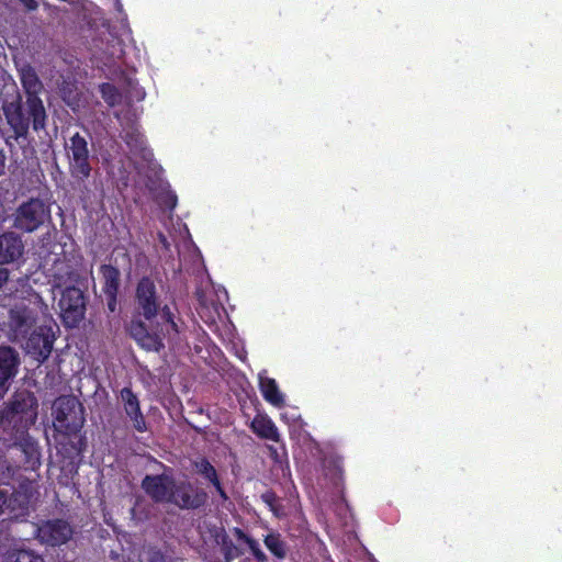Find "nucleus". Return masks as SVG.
Returning a JSON list of instances; mask_svg holds the SVG:
<instances>
[{"instance_id": "obj_9", "label": "nucleus", "mask_w": 562, "mask_h": 562, "mask_svg": "<svg viewBox=\"0 0 562 562\" xmlns=\"http://www.w3.org/2000/svg\"><path fill=\"white\" fill-rule=\"evenodd\" d=\"M52 283L54 289L65 290L67 286H77L80 279L79 263L76 259H58L52 268Z\"/></svg>"}, {"instance_id": "obj_22", "label": "nucleus", "mask_w": 562, "mask_h": 562, "mask_svg": "<svg viewBox=\"0 0 562 562\" xmlns=\"http://www.w3.org/2000/svg\"><path fill=\"white\" fill-rule=\"evenodd\" d=\"M38 94L40 93L27 94V101H26L29 114L33 119L34 130L43 128L45 117H46L45 109H44L42 100L38 98Z\"/></svg>"}, {"instance_id": "obj_24", "label": "nucleus", "mask_w": 562, "mask_h": 562, "mask_svg": "<svg viewBox=\"0 0 562 562\" xmlns=\"http://www.w3.org/2000/svg\"><path fill=\"white\" fill-rule=\"evenodd\" d=\"M101 273L103 279V289L109 297L116 296L120 283V271L112 266H102Z\"/></svg>"}, {"instance_id": "obj_16", "label": "nucleus", "mask_w": 562, "mask_h": 562, "mask_svg": "<svg viewBox=\"0 0 562 562\" xmlns=\"http://www.w3.org/2000/svg\"><path fill=\"white\" fill-rule=\"evenodd\" d=\"M87 143H71L68 148L70 158V167L72 173L77 177H88L90 173V166L88 162Z\"/></svg>"}, {"instance_id": "obj_10", "label": "nucleus", "mask_w": 562, "mask_h": 562, "mask_svg": "<svg viewBox=\"0 0 562 562\" xmlns=\"http://www.w3.org/2000/svg\"><path fill=\"white\" fill-rule=\"evenodd\" d=\"M206 501V494L195 488L191 483L173 480L170 502L180 508H198Z\"/></svg>"}, {"instance_id": "obj_21", "label": "nucleus", "mask_w": 562, "mask_h": 562, "mask_svg": "<svg viewBox=\"0 0 562 562\" xmlns=\"http://www.w3.org/2000/svg\"><path fill=\"white\" fill-rule=\"evenodd\" d=\"M20 80L26 94L41 93L43 85L35 70L30 65H24L19 69Z\"/></svg>"}, {"instance_id": "obj_18", "label": "nucleus", "mask_w": 562, "mask_h": 562, "mask_svg": "<svg viewBox=\"0 0 562 562\" xmlns=\"http://www.w3.org/2000/svg\"><path fill=\"white\" fill-rule=\"evenodd\" d=\"M259 386L263 398L276 407L284 405V396L280 392L274 379H271L265 373H259Z\"/></svg>"}, {"instance_id": "obj_27", "label": "nucleus", "mask_w": 562, "mask_h": 562, "mask_svg": "<svg viewBox=\"0 0 562 562\" xmlns=\"http://www.w3.org/2000/svg\"><path fill=\"white\" fill-rule=\"evenodd\" d=\"M22 452L25 454L26 463L31 469L40 465V451L34 441L25 440L21 443Z\"/></svg>"}, {"instance_id": "obj_25", "label": "nucleus", "mask_w": 562, "mask_h": 562, "mask_svg": "<svg viewBox=\"0 0 562 562\" xmlns=\"http://www.w3.org/2000/svg\"><path fill=\"white\" fill-rule=\"evenodd\" d=\"M3 562H44V560L33 551L14 546L7 550Z\"/></svg>"}, {"instance_id": "obj_5", "label": "nucleus", "mask_w": 562, "mask_h": 562, "mask_svg": "<svg viewBox=\"0 0 562 562\" xmlns=\"http://www.w3.org/2000/svg\"><path fill=\"white\" fill-rule=\"evenodd\" d=\"M22 359L18 349L9 345H0V401L19 374Z\"/></svg>"}, {"instance_id": "obj_33", "label": "nucleus", "mask_w": 562, "mask_h": 562, "mask_svg": "<svg viewBox=\"0 0 562 562\" xmlns=\"http://www.w3.org/2000/svg\"><path fill=\"white\" fill-rule=\"evenodd\" d=\"M9 271L5 268H0V289L8 282Z\"/></svg>"}, {"instance_id": "obj_4", "label": "nucleus", "mask_w": 562, "mask_h": 562, "mask_svg": "<svg viewBox=\"0 0 562 562\" xmlns=\"http://www.w3.org/2000/svg\"><path fill=\"white\" fill-rule=\"evenodd\" d=\"M60 294L58 306L63 321L68 327H76L85 317L86 304L82 291L77 286H67Z\"/></svg>"}, {"instance_id": "obj_13", "label": "nucleus", "mask_w": 562, "mask_h": 562, "mask_svg": "<svg viewBox=\"0 0 562 562\" xmlns=\"http://www.w3.org/2000/svg\"><path fill=\"white\" fill-rule=\"evenodd\" d=\"M120 400L126 416L131 419L135 430L145 432L147 424L140 411L139 400L130 387H124L120 392Z\"/></svg>"}, {"instance_id": "obj_20", "label": "nucleus", "mask_w": 562, "mask_h": 562, "mask_svg": "<svg viewBox=\"0 0 562 562\" xmlns=\"http://www.w3.org/2000/svg\"><path fill=\"white\" fill-rule=\"evenodd\" d=\"M63 100L74 110L78 111L82 104V93L75 81L64 80L60 87Z\"/></svg>"}, {"instance_id": "obj_3", "label": "nucleus", "mask_w": 562, "mask_h": 562, "mask_svg": "<svg viewBox=\"0 0 562 562\" xmlns=\"http://www.w3.org/2000/svg\"><path fill=\"white\" fill-rule=\"evenodd\" d=\"M135 164L139 176L144 177L142 182L145 187L159 203L172 210L177 205V195L169 190V184L162 179V168L153 159L151 153H146L144 160Z\"/></svg>"}, {"instance_id": "obj_1", "label": "nucleus", "mask_w": 562, "mask_h": 562, "mask_svg": "<svg viewBox=\"0 0 562 562\" xmlns=\"http://www.w3.org/2000/svg\"><path fill=\"white\" fill-rule=\"evenodd\" d=\"M136 305L139 314L147 321L151 322L159 316V322L156 325L150 323L149 326L142 322L133 323L131 335L142 348L149 351L160 350L164 347V339L172 340L179 329L169 306H160L155 283L148 278H143L137 284Z\"/></svg>"}, {"instance_id": "obj_29", "label": "nucleus", "mask_w": 562, "mask_h": 562, "mask_svg": "<svg viewBox=\"0 0 562 562\" xmlns=\"http://www.w3.org/2000/svg\"><path fill=\"white\" fill-rule=\"evenodd\" d=\"M100 92H101L102 98L104 99V101L110 106H114L115 104L120 103V101L122 99L121 93L111 83H103V85H101Z\"/></svg>"}, {"instance_id": "obj_8", "label": "nucleus", "mask_w": 562, "mask_h": 562, "mask_svg": "<svg viewBox=\"0 0 562 562\" xmlns=\"http://www.w3.org/2000/svg\"><path fill=\"white\" fill-rule=\"evenodd\" d=\"M48 217V210L40 200H31L20 206L14 225L25 232H33Z\"/></svg>"}, {"instance_id": "obj_2", "label": "nucleus", "mask_w": 562, "mask_h": 562, "mask_svg": "<svg viewBox=\"0 0 562 562\" xmlns=\"http://www.w3.org/2000/svg\"><path fill=\"white\" fill-rule=\"evenodd\" d=\"M37 407L33 392L16 390L1 411V418L14 427L29 428L37 419Z\"/></svg>"}, {"instance_id": "obj_12", "label": "nucleus", "mask_w": 562, "mask_h": 562, "mask_svg": "<svg viewBox=\"0 0 562 562\" xmlns=\"http://www.w3.org/2000/svg\"><path fill=\"white\" fill-rule=\"evenodd\" d=\"M25 348L27 353L43 361L48 358L53 349V336L48 329L40 327L30 335Z\"/></svg>"}, {"instance_id": "obj_32", "label": "nucleus", "mask_w": 562, "mask_h": 562, "mask_svg": "<svg viewBox=\"0 0 562 562\" xmlns=\"http://www.w3.org/2000/svg\"><path fill=\"white\" fill-rule=\"evenodd\" d=\"M263 499L269 504V506L271 507V509L274 512L276 515H279V510L278 508L274 506L273 502H274V495L271 494V493H267L265 494L263 496Z\"/></svg>"}, {"instance_id": "obj_36", "label": "nucleus", "mask_w": 562, "mask_h": 562, "mask_svg": "<svg viewBox=\"0 0 562 562\" xmlns=\"http://www.w3.org/2000/svg\"><path fill=\"white\" fill-rule=\"evenodd\" d=\"M115 304H116V296H114L113 299H112V297H109L108 305H109V308H110L112 312L115 310Z\"/></svg>"}, {"instance_id": "obj_26", "label": "nucleus", "mask_w": 562, "mask_h": 562, "mask_svg": "<svg viewBox=\"0 0 562 562\" xmlns=\"http://www.w3.org/2000/svg\"><path fill=\"white\" fill-rule=\"evenodd\" d=\"M5 114L8 122L15 128V137L22 136L26 124L24 123L20 106L11 103L5 108Z\"/></svg>"}, {"instance_id": "obj_35", "label": "nucleus", "mask_w": 562, "mask_h": 562, "mask_svg": "<svg viewBox=\"0 0 562 562\" xmlns=\"http://www.w3.org/2000/svg\"><path fill=\"white\" fill-rule=\"evenodd\" d=\"M237 555H238V551H237V549L234 548V549H231V550L227 551L226 559L229 560V559H233V558H235Z\"/></svg>"}, {"instance_id": "obj_17", "label": "nucleus", "mask_w": 562, "mask_h": 562, "mask_svg": "<svg viewBox=\"0 0 562 562\" xmlns=\"http://www.w3.org/2000/svg\"><path fill=\"white\" fill-rule=\"evenodd\" d=\"M35 323V314L24 306H15L10 311V327L18 336H25Z\"/></svg>"}, {"instance_id": "obj_23", "label": "nucleus", "mask_w": 562, "mask_h": 562, "mask_svg": "<svg viewBox=\"0 0 562 562\" xmlns=\"http://www.w3.org/2000/svg\"><path fill=\"white\" fill-rule=\"evenodd\" d=\"M194 468L199 474L203 475L206 480H209L215 486L221 498L223 501H226L227 495L221 486V483L218 481L217 473H216V470L214 469V467L206 459H200L194 462Z\"/></svg>"}, {"instance_id": "obj_31", "label": "nucleus", "mask_w": 562, "mask_h": 562, "mask_svg": "<svg viewBox=\"0 0 562 562\" xmlns=\"http://www.w3.org/2000/svg\"><path fill=\"white\" fill-rule=\"evenodd\" d=\"M3 515H8V517L11 519L9 493L7 491L0 490V517H2Z\"/></svg>"}, {"instance_id": "obj_40", "label": "nucleus", "mask_w": 562, "mask_h": 562, "mask_svg": "<svg viewBox=\"0 0 562 562\" xmlns=\"http://www.w3.org/2000/svg\"><path fill=\"white\" fill-rule=\"evenodd\" d=\"M115 5H116V8H117V10H119V11H121V10H122V3H121V1H120V0H115Z\"/></svg>"}, {"instance_id": "obj_34", "label": "nucleus", "mask_w": 562, "mask_h": 562, "mask_svg": "<svg viewBox=\"0 0 562 562\" xmlns=\"http://www.w3.org/2000/svg\"><path fill=\"white\" fill-rule=\"evenodd\" d=\"M21 3L29 10H34L37 8V2L35 0H20Z\"/></svg>"}, {"instance_id": "obj_14", "label": "nucleus", "mask_w": 562, "mask_h": 562, "mask_svg": "<svg viewBox=\"0 0 562 562\" xmlns=\"http://www.w3.org/2000/svg\"><path fill=\"white\" fill-rule=\"evenodd\" d=\"M72 530L64 520L47 521L38 528V538L42 542L58 546L70 539Z\"/></svg>"}, {"instance_id": "obj_19", "label": "nucleus", "mask_w": 562, "mask_h": 562, "mask_svg": "<svg viewBox=\"0 0 562 562\" xmlns=\"http://www.w3.org/2000/svg\"><path fill=\"white\" fill-rule=\"evenodd\" d=\"M251 429L260 438L274 442L280 440L278 428L267 415H257L251 422Z\"/></svg>"}, {"instance_id": "obj_28", "label": "nucleus", "mask_w": 562, "mask_h": 562, "mask_svg": "<svg viewBox=\"0 0 562 562\" xmlns=\"http://www.w3.org/2000/svg\"><path fill=\"white\" fill-rule=\"evenodd\" d=\"M265 544L278 558L285 555L284 543L279 535L270 533L265 538Z\"/></svg>"}, {"instance_id": "obj_7", "label": "nucleus", "mask_w": 562, "mask_h": 562, "mask_svg": "<svg viewBox=\"0 0 562 562\" xmlns=\"http://www.w3.org/2000/svg\"><path fill=\"white\" fill-rule=\"evenodd\" d=\"M37 483L34 480H23L13 493L9 494L11 519L25 516L30 505L37 498Z\"/></svg>"}, {"instance_id": "obj_30", "label": "nucleus", "mask_w": 562, "mask_h": 562, "mask_svg": "<svg viewBox=\"0 0 562 562\" xmlns=\"http://www.w3.org/2000/svg\"><path fill=\"white\" fill-rule=\"evenodd\" d=\"M237 535H238V537H239L240 539H243V540L247 543V546L249 547V549H250V551L252 552V554L255 555V558H256L258 561L263 562V561H265V559H266V555H265V553L261 551V549H260V547H259V543H258L255 539H252V538H250V537L246 536V535H245L244 532H241V531H237Z\"/></svg>"}, {"instance_id": "obj_11", "label": "nucleus", "mask_w": 562, "mask_h": 562, "mask_svg": "<svg viewBox=\"0 0 562 562\" xmlns=\"http://www.w3.org/2000/svg\"><path fill=\"white\" fill-rule=\"evenodd\" d=\"M173 479L169 475H147L142 487L156 502H170Z\"/></svg>"}, {"instance_id": "obj_37", "label": "nucleus", "mask_w": 562, "mask_h": 562, "mask_svg": "<svg viewBox=\"0 0 562 562\" xmlns=\"http://www.w3.org/2000/svg\"><path fill=\"white\" fill-rule=\"evenodd\" d=\"M70 140L76 142V140H85V139L82 137H80L78 133H76L74 136H71Z\"/></svg>"}, {"instance_id": "obj_39", "label": "nucleus", "mask_w": 562, "mask_h": 562, "mask_svg": "<svg viewBox=\"0 0 562 562\" xmlns=\"http://www.w3.org/2000/svg\"><path fill=\"white\" fill-rule=\"evenodd\" d=\"M3 170V156L0 154V173H2Z\"/></svg>"}, {"instance_id": "obj_15", "label": "nucleus", "mask_w": 562, "mask_h": 562, "mask_svg": "<svg viewBox=\"0 0 562 562\" xmlns=\"http://www.w3.org/2000/svg\"><path fill=\"white\" fill-rule=\"evenodd\" d=\"M23 254V243L13 233L0 235V265H7L19 259Z\"/></svg>"}, {"instance_id": "obj_38", "label": "nucleus", "mask_w": 562, "mask_h": 562, "mask_svg": "<svg viewBox=\"0 0 562 562\" xmlns=\"http://www.w3.org/2000/svg\"><path fill=\"white\" fill-rule=\"evenodd\" d=\"M145 98V92L143 90L137 91V99L143 100Z\"/></svg>"}, {"instance_id": "obj_6", "label": "nucleus", "mask_w": 562, "mask_h": 562, "mask_svg": "<svg viewBox=\"0 0 562 562\" xmlns=\"http://www.w3.org/2000/svg\"><path fill=\"white\" fill-rule=\"evenodd\" d=\"M80 409L78 401L72 396L58 397L53 404L55 427L60 431H74L80 424L77 423V412Z\"/></svg>"}]
</instances>
